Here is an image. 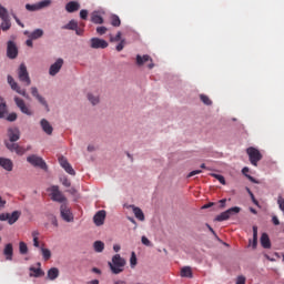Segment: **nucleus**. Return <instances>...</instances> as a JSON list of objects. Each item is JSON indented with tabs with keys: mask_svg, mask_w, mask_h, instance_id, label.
<instances>
[{
	"mask_svg": "<svg viewBox=\"0 0 284 284\" xmlns=\"http://www.w3.org/2000/svg\"><path fill=\"white\" fill-rule=\"evenodd\" d=\"M125 258L121 257L120 254H115L112 257V262H109V267L112 274H121V272H123L125 268Z\"/></svg>",
	"mask_w": 284,
	"mask_h": 284,
	"instance_id": "nucleus-1",
	"label": "nucleus"
},
{
	"mask_svg": "<svg viewBox=\"0 0 284 284\" xmlns=\"http://www.w3.org/2000/svg\"><path fill=\"white\" fill-rule=\"evenodd\" d=\"M246 154L248 155L250 162L254 168L258 166V161L263 159V154H261V151L258 149L251 146L246 149Z\"/></svg>",
	"mask_w": 284,
	"mask_h": 284,
	"instance_id": "nucleus-2",
	"label": "nucleus"
},
{
	"mask_svg": "<svg viewBox=\"0 0 284 284\" xmlns=\"http://www.w3.org/2000/svg\"><path fill=\"white\" fill-rule=\"evenodd\" d=\"M18 79L24 85H30L32 81L30 80V73H28V67L24 63H21L18 69Z\"/></svg>",
	"mask_w": 284,
	"mask_h": 284,
	"instance_id": "nucleus-3",
	"label": "nucleus"
},
{
	"mask_svg": "<svg viewBox=\"0 0 284 284\" xmlns=\"http://www.w3.org/2000/svg\"><path fill=\"white\" fill-rule=\"evenodd\" d=\"M49 192H51V200L55 201L57 203H68V199L63 193L59 191V187L57 185H53L49 189Z\"/></svg>",
	"mask_w": 284,
	"mask_h": 284,
	"instance_id": "nucleus-4",
	"label": "nucleus"
},
{
	"mask_svg": "<svg viewBox=\"0 0 284 284\" xmlns=\"http://www.w3.org/2000/svg\"><path fill=\"white\" fill-rule=\"evenodd\" d=\"M60 214H61V219H63V221H65L67 223H72V221H74V215H72V212L70 211V206H68V203L61 204Z\"/></svg>",
	"mask_w": 284,
	"mask_h": 284,
	"instance_id": "nucleus-5",
	"label": "nucleus"
},
{
	"mask_svg": "<svg viewBox=\"0 0 284 284\" xmlns=\"http://www.w3.org/2000/svg\"><path fill=\"white\" fill-rule=\"evenodd\" d=\"M28 163L33 165V168H40V170H48V164H45V161L43 159L37 156V155H30L27 158Z\"/></svg>",
	"mask_w": 284,
	"mask_h": 284,
	"instance_id": "nucleus-6",
	"label": "nucleus"
},
{
	"mask_svg": "<svg viewBox=\"0 0 284 284\" xmlns=\"http://www.w3.org/2000/svg\"><path fill=\"white\" fill-rule=\"evenodd\" d=\"M7 81L11 90H14V92H17L18 94H21V97H28V92L26 91V89H21V87H19V83L14 81V78H12V75H8Z\"/></svg>",
	"mask_w": 284,
	"mask_h": 284,
	"instance_id": "nucleus-7",
	"label": "nucleus"
},
{
	"mask_svg": "<svg viewBox=\"0 0 284 284\" xmlns=\"http://www.w3.org/2000/svg\"><path fill=\"white\" fill-rule=\"evenodd\" d=\"M59 163L61 168H63V170L67 172V174H70L71 176L77 175V171H74V169L72 168V164L68 162V159H65L64 156H61L59 158Z\"/></svg>",
	"mask_w": 284,
	"mask_h": 284,
	"instance_id": "nucleus-8",
	"label": "nucleus"
},
{
	"mask_svg": "<svg viewBox=\"0 0 284 284\" xmlns=\"http://www.w3.org/2000/svg\"><path fill=\"white\" fill-rule=\"evenodd\" d=\"M148 68L149 70H152V68H154V62H152V57L148 55V54H144V55H141V54H138L136 55V65H145V63H148Z\"/></svg>",
	"mask_w": 284,
	"mask_h": 284,
	"instance_id": "nucleus-9",
	"label": "nucleus"
},
{
	"mask_svg": "<svg viewBox=\"0 0 284 284\" xmlns=\"http://www.w3.org/2000/svg\"><path fill=\"white\" fill-rule=\"evenodd\" d=\"M7 57L9 59H17V57H19V49H17V44L12 41L8 42Z\"/></svg>",
	"mask_w": 284,
	"mask_h": 284,
	"instance_id": "nucleus-10",
	"label": "nucleus"
},
{
	"mask_svg": "<svg viewBox=\"0 0 284 284\" xmlns=\"http://www.w3.org/2000/svg\"><path fill=\"white\" fill-rule=\"evenodd\" d=\"M61 68H63V59L59 58L53 64H51L49 74L51 77H57V74H59L61 71Z\"/></svg>",
	"mask_w": 284,
	"mask_h": 284,
	"instance_id": "nucleus-11",
	"label": "nucleus"
},
{
	"mask_svg": "<svg viewBox=\"0 0 284 284\" xmlns=\"http://www.w3.org/2000/svg\"><path fill=\"white\" fill-rule=\"evenodd\" d=\"M91 48H93V50H105V48H108V41L99 38H92Z\"/></svg>",
	"mask_w": 284,
	"mask_h": 284,
	"instance_id": "nucleus-12",
	"label": "nucleus"
},
{
	"mask_svg": "<svg viewBox=\"0 0 284 284\" xmlns=\"http://www.w3.org/2000/svg\"><path fill=\"white\" fill-rule=\"evenodd\" d=\"M8 136L11 143H16V141H19V139H21V132L19 131V128H10L8 130Z\"/></svg>",
	"mask_w": 284,
	"mask_h": 284,
	"instance_id": "nucleus-13",
	"label": "nucleus"
},
{
	"mask_svg": "<svg viewBox=\"0 0 284 284\" xmlns=\"http://www.w3.org/2000/svg\"><path fill=\"white\" fill-rule=\"evenodd\" d=\"M93 223L99 227L105 223V211H99L94 216H93Z\"/></svg>",
	"mask_w": 284,
	"mask_h": 284,
	"instance_id": "nucleus-14",
	"label": "nucleus"
},
{
	"mask_svg": "<svg viewBox=\"0 0 284 284\" xmlns=\"http://www.w3.org/2000/svg\"><path fill=\"white\" fill-rule=\"evenodd\" d=\"M3 256H6V261H12L14 256V247L12 246V243L6 244L3 248Z\"/></svg>",
	"mask_w": 284,
	"mask_h": 284,
	"instance_id": "nucleus-15",
	"label": "nucleus"
},
{
	"mask_svg": "<svg viewBox=\"0 0 284 284\" xmlns=\"http://www.w3.org/2000/svg\"><path fill=\"white\" fill-rule=\"evenodd\" d=\"M40 125L43 132L47 133L49 136L52 134V132H54V128H52V124H50V122L45 119H42L40 121Z\"/></svg>",
	"mask_w": 284,
	"mask_h": 284,
	"instance_id": "nucleus-16",
	"label": "nucleus"
},
{
	"mask_svg": "<svg viewBox=\"0 0 284 284\" xmlns=\"http://www.w3.org/2000/svg\"><path fill=\"white\" fill-rule=\"evenodd\" d=\"M0 168H3L7 172H12V161L10 159L0 158Z\"/></svg>",
	"mask_w": 284,
	"mask_h": 284,
	"instance_id": "nucleus-17",
	"label": "nucleus"
},
{
	"mask_svg": "<svg viewBox=\"0 0 284 284\" xmlns=\"http://www.w3.org/2000/svg\"><path fill=\"white\" fill-rule=\"evenodd\" d=\"M81 9V4L77 1H70L69 3L65 4V10L67 12H77Z\"/></svg>",
	"mask_w": 284,
	"mask_h": 284,
	"instance_id": "nucleus-18",
	"label": "nucleus"
},
{
	"mask_svg": "<svg viewBox=\"0 0 284 284\" xmlns=\"http://www.w3.org/2000/svg\"><path fill=\"white\" fill-rule=\"evenodd\" d=\"M24 34L28 36V39H32L33 41H37V39H41V37H43V30L42 29H36L31 33L26 31Z\"/></svg>",
	"mask_w": 284,
	"mask_h": 284,
	"instance_id": "nucleus-19",
	"label": "nucleus"
},
{
	"mask_svg": "<svg viewBox=\"0 0 284 284\" xmlns=\"http://www.w3.org/2000/svg\"><path fill=\"white\" fill-rule=\"evenodd\" d=\"M261 245L264 250H270V247H272V242L270 241V235H267V233L261 235Z\"/></svg>",
	"mask_w": 284,
	"mask_h": 284,
	"instance_id": "nucleus-20",
	"label": "nucleus"
},
{
	"mask_svg": "<svg viewBox=\"0 0 284 284\" xmlns=\"http://www.w3.org/2000/svg\"><path fill=\"white\" fill-rule=\"evenodd\" d=\"M31 94L32 97L37 98V100L39 101V103H41V105H48V103L45 102V99L39 94V89H37L36 87L31 88Z\"/></svg>",
	"mask_w": 284,
	"mask_h": 284,
	"instance_id": "nucleus-21",
	"label": "nucleus"
},
{
	"mask_svg": "<svg viewBox=\"0 0 284 284\" xmlns=\"http://www.w3.org/2000/svg\"><path fill=\"white\" fill-rule=\"evenodd\" d=\"M133 214L138 221H145V214H143V210L138 206L132 205Z\"/></svg>",
	"mask_w": 284,
	"mask_h": 284,
	"instance_id": "nucleus-22",
	"label": "nucleus"
},
{
	"mask_svg": "<svg viewBox=\"0 0 284 284\" xmlns=\"http://www.w3.org/2000/svg\"><path fill=\"white\" fill-rule=\"evenodd\" d=\"M48 280L49 281H57L59 278V268L57 267H51L48 273H47Z\"/></svg>",
	"mask_w": 284,
	"mask_h": 284,
	"instance_id": "nucleus-23",
	"label": "nucleus"
},
{
	"mask_svg": "<svg viewBox=\"0 0 284 284\" xmlns=\"http://www.w3.org/2000/svg\"><path fill=\"white\" fill-rule=\"evenodd\" d=\"M21 216V212L13 211L12 214H9L8 223L9 225H14L19 221V217Z\"/></svg>",
	"mask_w": 284,
	"mask_h": 284,
	"instance_id": "nucleus-24",
	"label": "nucleus"
},
{
	"mask_svg": "<svg viewBox=\"0 0 284 284\" xmlns=\"http://www.w3.org/2000/svg\"><path fill=\"white\" fill-rule=\"evenodd\" d=\"M1 24L0 28L3 32H8V30H10V28H12V23L10 22V18H4L1 19Z\"/></svg>",
	"mask_w": 284,
	"mask_h": 284,
	"instance_id": "nucleus-25",
	"label": "nucleus"
},
{
	"mask_svg": "<svg viewBox=\"0 0 284 284\" xmlns=\"http://www.w3.org/2000/svg\"><path fill=\"white\" fill-rule=\"evenodd\" d=\"M93 250H94V252H98V254H101V252H103L105 250V243H103L101 241H95L93 243Z\"/></svg>",
	"mask_w": 284,
	"mask_h": 284,
	"instance_id": "nucleus-26",
	"label": "nucleus"
},
{
	"mask_svg": "<svg viewBox=\"0 0 284 284\" xmlns=\"http://www.w3.org/2000/svg\"><path fill=\"white\" fill-rule=\"evenodd\" d=\"M29 270H30V272H32V273H30V276H34V278H39V277H41V276H43L45 274L43 272V270L36 268L33 266H31Z\"/></svg>",
	"mask_w": 284,
	"mask_h": 284,
	"instance_id": "nucleus-27",
	"label": "nucleus"
},
{
	"mask_svg": "<svg viewBox=\"0 0 284 284\" xmlns=\"http://www.w3.org/2000/svg\"><path fill=\"white\" fill-rule=\"evenodd\" d=\"M181 276L183 278H192V268L190 266L182 267Z\"/></svg>",
	"mask_w": 284,
	"mask_h": 284,
	"instance_id": "nucleus-28",
	"label": "nucleus"
},
{
	"mask_svg": "<svg viewBox=\"0 0 284 284\" xmlns=\"http://www.w3.org/2000/svg\"><path fill=\"white\" fill-rule=\"evenodd\" d=\"M91 21L92 23L101 24L103 23V17H101L99 12L95 11L91 14Z\"/></svg>",
	"mask_w": 284,
	"mask_h": 284,
	"instance_id": "nucleus-29",
	"label": "nucleus"
},
{
	"mask_svg": "<svg viewBox=\"0 0 284 284\" xmlns=\"http://www.w3.org/2000/svg\"><path fill=\"white\" fill-rule=\"evenodd\" d=\"M40 250L42 252V258L44 261H50V258H52V252L49 248L41 246Z\"/></svg>",
	"mask_w": 284,
	"mask_h": 284,
	"instance_id": "nucleus-30",
	"label": "nucleus"
},
{
	"mask_svg": "<svg viewBox=\"0 0 284 284\" xmlns=\"http://www.w3.org/2000/svg\"><path fill=\"white\" fill-rule=\"evenodd\" d=\"M258 244V226H253V243L252 247H256Z\"/></svg>",
	"mask_w": 284,
	"mask_h": 284,
	"instance_id": "nucleus-31",
	"label": "nucleus"
},
{
	"mask_svg": "<svg viewBox=\"0 0 284 284\" xmlns=\"http://www.w3.org/2000/svg\"><path fill=\"white\" fill-rule=\"evenodd\" d=\"M111 26H113V28H119L121 26V18L116 14L111 16Z\"/></svg>",
	"mask_w": 284,
	"mask_h": 284,
	"instance_id": "nucleus-32",
	"label": "nucleus"
},
{
	"mask_svg": "<svg viewBox=\"0 0 284 284\" xmlns=\"http://www.w3.org/2000/svg\"><path fill=\"white\" fill-rule=\"evenodd\" d=\"M79 28V23L74 20H71L68 24L63 27L64 30H77Z\"/></svg>",
	"mask_w": 284,
	"mask_h": 284,
	"instance_id": "nucleus-33",
	"label": "nucleus"
},
{
	"mask_svg": "<svg viewBox=\"0 0 284 284\" xmlns=\"http://www.w3.org/2000/svg\"><path fill=\"white\" fill-rule=\"evenodd\" d=\"M248 172H250V168L244 166L242 169V174H244V176H246V179H248V181H251L252 183H256V180L252 175L247 174Z\"/></svg>",
	"mask_w": 284,
	"mask_h": 284,
	"instance_id": "nucleus-34",
	"label": "nucleus"
},
{
	"mask_svg": "<svg viewBox=\"0 0 284 284\" xmlns=\"http://www.w3.org/2000/svg\"><path fill=\"white\" fill-rule=\"evenodd\" d=\"M229 219H230V214L227 213V211H224L216 216L215 221L223 222V221H229Z\"/></svg>",
	"mask_w": 284,
	"mask_h": 284,
	"instance_id": "nucleus-35",
	"label": "nucleus"
},
{
	"mask_svg": "<svg viewBox=\"0 0 284 284\" xmlns=\"http://www.w3.org/2000/svg\"><path fill=\"white\" fill-rule=\"evenodd\" d=\"M240 212H241V207H239V206H233V207L226 210V213L229 214L230 219L232 216H234L235 214H239Z\"/></svg>",
	"mask_w": 284,
	"mask_h": 284,
	"instance_id": "nucleus-36",
	"label": "nucleus"
},
{
	"mask_svg": "<svg viewBox=\"0 0 284 284\" xmlns=\"http://www.w3.org/2000/svg\"><path fill=\"white\" fill-rule=\"evenodd\" d=\"M200 101H202V103H204V105H212V99H210V97L205 95V94H200Z\"/></svg>",
	"mask_w": 284,
	"mask_h": 284,
	"instance_id": "nucleus-37",
	"label": "nucleus"
},
{
	"mask_svg": "<svg viewBox=\"0 0 284 284\" xmlns=\"http://www.w3.org/2000/svg\"><path fill=\"white\" fill-rule=\"evenodd\" d=\"M51 3H52V0H42V1L38 2V8H39V10H43V8L50 7Z\"/></svg>",
	"mask_w": 284,
	"mask_h": 284,
	"instance_id": "nucleus-38",
	"label": "nucleus"
},
{
	"mask_svg": "<svg viewBox=\"0 0 284 284\" xmlns=\"http://www.w3.org/2000/svg\"><path fill=\"white\" fill-rule=\"evenodd\" d=\"M8 9L0 4V19H9Z\"/></svg>",
	"mask_w": 284,
	"mask_h": 284,
	"instance_id": "nucleus-39",
	"label": "nucleus"
},
{
	"mask_svg": "<svg viewBox=\"0 0 284 284\" xmlns=\"http://www.w3.org/2000/svg\"><path fill=\"white\" fill-rule=\"evenodd\" d=\"M88 99L92 105L99 104V97H94L92 93H89Z\"/></svg>",
	"mask_w": 284,
	"mask_h": 284,
	"instance_id": "nucleus-40",
	"label": "nucleus"
},
{
	"mask_svg": "<svg viewBox=\"0 0 284 284\" xmlns=\"http://www.w3.org/2000/svg\"><path fill=\"white\" fill-rule=\"evenodd\" d=\"M20 254H28V244L26 242L19 243Z\"/></svg>",
	"mask_w": 284,
	"mask_h": 284,
	"instance_id": "nucleus-41",
	"label": "nucleus"
},
{
	"mask_svg": "<svg viewBox=\"0 0 284 284\" xmlns=\"http://www.w3.org/2000/svg\"><path fill=\"white\" fill-rule=\"evenodd\" d=\"M26 10H28L29 12H37V10H40L39 9V3L26 4Z\"/></svg>",
	"mask_w": 284,
	"mask_h": 284,
	"instance_id": "nucleus-42",
	"label": "nucleus"
},
{
	"mask_svg": "<svg viewBox=\"0 0 284 284\" xmlns=\"http://www.w3.org/2000/svg\"><path fill=\"white\" fill-rule=\"evenodd\" d=\"M211 176L216 179L222 185H225V178L221 174L212 173Z\"/></svg>",
	"mask_w": 284,
	"mask_h": 284,
	"instance_id": "nucleus-43",
	"label": "nucleus"
},
{
	"mask_svg": "<svg viewBox=\"0 0 284 284\" xmlns=\"http://www.w3.org/2000/svg\"><path fill=\"white\" fill-rule=\"evenodd\" d=\"M121 34H122L121 31H119L115 37L110 34L111 43H116V42L121 41Z\"/></svg>",
	"mask_w": 284,
	"mask_h": 284,
	"instance_id": "nucleus-44",
	"label": "nucleus"
},
{
	"mask_svg": "<svg viewBox=\"0 0 284 284\" xmlns=\"http://www.w3.org/2000/svg\"><path fill=\"white\" fill-rule=\"evenodd\" d=\"M130 265L132 268L136 267V253L134 252L131 253Z\"/></svg>",
	"mask_w": 284,
	"mask_h": 284,
	"instance_id": "nucleus-45",
	"label": "nucleus"
},
{
	"mask_svg": "<svg viewBox=\"0 0 284 284\" xmlns=\"http://www.w3.org/2000/svg\"><path fill=\"white\" fill-rule=\"evenodd\" d=\"M19 144L14 143V142H6V146L8 148V150H10L11 152H16L17 148Z\"/></svg>",
	"mask_w": 284,
	"mask_h": 284,
	"instance_id": "nucleus-46",
	"label": "nucleus"
},
{
	"mask_svg": "<svg viewBox=\"0 0 284 284\" xmlns=\"http://www.w3.org/2000/svg\"><path fill=\"white\" fill-rule=\"evenodd\" d=\"M125 48V39L120 40V43L115 47L118 52H121Z\"/></svg>",
	"mask_w": 284,
	"mask_h": 284,
	"instance_id": "nucleus-47",
	"label": "nucleus"
},
{
	"mask_svg": "<svg viewBox=\"0 0 284 284\" xmlns=\"http://www.w3.org/2000/svg\"><path fill=\"white\" fill-rule=\"evenodd\" d=\"M16 104L18 108H26V103L23 102V99L21 98H14Z\"/></svg>",
	"mask_w": 284,
	"mask_h": 284,
	"instance_id": "nucleus-48",
	"label": "nucleus"
},
{
	"mask_svg": "<svg viewBox=\"0 0 284 284\" xmlns=\"http://www.w3.org/2000/svg\"><path fill=\"white\" fill-rule=\"evenodd\" d=\"M8 118V109L0 108V119H7Z\"/></svg>",
	"mask_w": 284,
	"mask_h": 284,
	"instance_id": "nucleus-49",
	"label": "nucleus"
},
{
	"mask_svg": "<svg viewBox=\"0 0 284 284\" xmlns=\"http://www.w3.org/2000/svg\"><path fill=\"white\" fill-rule=\"evenodd\" d=\"M7 121H17V113H7Z\"/></svg>",
	"mask_w": 284,
	"mask_h": 284,
	"instance_id": "nucleus-50",
	"label": "nucleus"
},
{
	"mask_svg": "<svg viewBox=\"0 0 284 284\" xmlns=\"http://www.w3.org/2000/svg\"><path fill=\"white\" fill-rule=\"evenodd\" d=\"M21 113L27 114L28 116L32 115V109L30 108H21Z\"/></svg>",
	"mask_w": 284,
	"mask_h": 284,
	"instance_id": "nucleus-51",
	"label": "nucleus"
},
{
	"mask_svg": "<svg viewBox=\"0 0 284 284\" xmlns=\"http://www.w3.org/2000/svg\"><path fill=\"white\" fill-rule=\"evenodd\" d=\"M246 190H247V192H248V194H250V196H251V199H252L254 205H257V207H258V201H257V199L254 196V193H252V191H251L250 189H246Z\"/></svg>",
	"mask_w": 284,
	"mask_h": 284,
	"instance_id": "nucleus-52",
	"label": "nucleus"
},
{
	"mask_svg": "<svg viewBox=\"0 0 284 284\" xmlns=\"http://www.w3.org/2000/svg\"><path fill=\"white\" fill-rule=\"evenodd\" d=\"M80 19H83L84 21L88 19V10L82 9L80 11Z\"/></svg>",
	"mask_w": 284,
	"mask_h": 284,
	"instance_id": "nucleus-53",
	"label": "nucleus"
},
{
	"mask_svg": "<svg viewBox=\"0 0 284 284\" xmlns=\"http://www.w3.org/2000/svg\"><path fill=\"white\" fill-rule=\"evenodd\" d=\"M97 32H98V34H105V32H108V28H105V27H98L97 28Z\"/></svg>",
	"mask_w": 284,
	"mask_h": 284,
	"instance_id": "nucleus-54",
	"label": "nucleus"
},
{
	"mask_svg": "<svg viewBox=\"0 0 284 284\" xmlns=\"http://www.w3.org/2000/svg\"><path fill=\"white\" fill-rule=\"evenodd\" d=\"M203 171L195 170L189 173L187 179H192V176H196V174H201Z\"/></svg>",
	"mask_w": 284,
	"mask_h": 284,
	"instance_id": "nucleus-55",
	"label": "nucleus"
},
{
	"mask_svg": "<svg viewBox=\"0 0 284 284\" xmlns=\"http://www.w3.org/2000/svg\"><path fill=\"white\" fill-rule=\"evenodd\" d=\"M8 219H10V213L0 214V221H8Z\"/></svg>",
	"mask_w": 284,
	"mask_h": 284,
	"instance_id": "nucleus-56",
	"label": "nucleus"
},
{
	"mask_svg": "<svg viewBox=\"0 0 284 284\" xmlns=\"http://www.w3.org/2000/svg\"><path fill=\"white\" fill-rule=\"evenodd\" d=\"M62 185H64V187H70V185H72V183L70 182V180H68V178H64L62 180Z\"/></svg>",
	"mask_w": 284,
	"mask_h": 284,
	"instance_id": "nucleus-57",
	"label": "nucleus"
},
{
	"mask_svg": "<svg viewBox=\"0 0 284 284\" xmlns=\"http://www.w3.org/2000/svg\"><path fill=\"white\" fill-rule=\"evenodd\" d=\"M142 243L143 245H146V247H150L151 245V242L146 236H142Z\"/></svg>",
	"mask_w": 284,
	"mask_h": 284,
	"instance_id": "nucleus-58",
	"label": "nucleus"
},
{
	"mask_svg": "<svg viewBox=\"0 0 284 284\" xmlns=\"http://www.w3.org/2000/svg\"><path fill=\"white\" fill-rule=\"evenodd\" d=\"M236 284H245V276L243 275L237 276Z\"/></svg>",
	"mask_w": 284,
	"mask_h": 284,
	"instance_id": "nucleus-59",
	"label": "nucleus"
},
{
	"mask_svg": "<svg viewBox=\"0 0 284 284\" xmlns=\"http://www.w3.org/2000/svg\"><path fill=\"white\" fill-rule=\"evenodd\" d=\"M16 152H17V154H20V155L26 154V150L19 145H18V148H16Z\"/></svg>",
	"mask_w": 284,
	"mask_h": 284,
	"instance_id": "nucleus-60",
	"label": "nucleus"
},
{
	"mask_svg": "<svg viewBox=\"0 0 284 284\" xmlns=\"http://www.w3.org/2000/svg\"><path fill=\"white\" fill-rule=\"evenodd\" d=\"M272 222H273V225H281V221H278V217L276 215L272 217Z\"/></svg>",
	"mask_w": 284,
	"mask_h": 284,
	"instance_id": "nucleus-61",
	"label": "nucleus"
},
{
	"mask_svg": "<svg viewBox=\"0 0 284 284\" xmlns=\"http://www.w3.org/2000/svg\"><path fill=\"white\" fill-rule=\"evenodd\" d=\"M32 41H34V40L31 39V38H29V39L26 41L28 48H32V45H33Z\"/></svg>",
	"mask_w": 284,
	"mask_h": 284,
	"instance_id": "nucleus-62",
	"label": "nucleus"
},
{
	"mask_svg": "<svg viewBox=\"0 0 284 284\" xmlns=\"http://www.w3.org/2000/svg\"><path fill=\"white\" fill-rule=\"evenodd\" d=\"M0 108H6V100L0 95Z\"/></svg>",
	"mask_w": 284,
	"mask_h": 284,
	"instance_id": "nucleus-63",
	"label": "nucleus"
},
{
	"mask_svg": "<svg viewBox=\"0 0 284 284\" xmlns=\"http://www.w3.org/2000/svg\"><path fill=\"white\" fill-rule=\"evenodd\" d=\"M33 246H34V247H39V237H36V239L33 240Z\"/></svg>",
	"mask_w": 284,
	"mask_h": 284,
	"instance_id": "nucleus-64",
	"label": "nucleus"
}]
</instances>
